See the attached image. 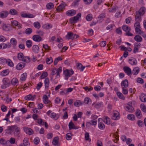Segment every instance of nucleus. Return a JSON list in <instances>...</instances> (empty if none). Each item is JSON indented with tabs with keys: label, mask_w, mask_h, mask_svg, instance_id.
<instances>
[{
	"label": "nucleus",
	"mask_w": 146,
	"mask_h": 146,
	"mask_svg": "<svg viewBox=\"0 0 146 146\" xmlns=\"http://www.w3.org/2000/svg\"><path fill=\"white\" fill-rule=\"evenodd\" d=\"M123 70L127 75H129L131 74V70L129 67L125 66L123 67Z\"/></svg>",
	"instance_id": "6"
},
{
	"label": "nucleus",
	"mask_w": 146,
	"mask_h": 146,
	"mask_svg": "<svg viewBox=\"0 0 146 146\" xmlns=\"http://www.w3.org/2000/svg\"><path fill=\"white\" fill-rule=\"evenodd\" d=\"M43 48L46 50H51L50 47L47 44H43Z\"/></svg>",
	"instance_id": "56"
},
{
	"label": "nucleus",
	"mask_w": 146,
	"mask_h": 146,
	"mask_svg": "<svg viewBox=\"0 0 146 146\" xmlns=\"http://www.w3.org/2000/svg\"><path fill=\"white\" fill-rule=\"evenodd\" d=\"M48 75L47 72H43L42 73L41 75L40 76L41 79H43L46 77Z\"/></svg>",
	"instance_id": "55"
},
{
	"label": "nucleus",
	"mask_w": 146,
	"mask_h": 146,
	"mask_svg": "<svg viewBox=\"0 0 146 146\" xmlns=\"http://www.w3.org/2000/svg\"><path fill=\"white\" fill-rule=\"evenodd\" d=\"M24 131L29 135H31L33 133V131L31 128H29L28 127H23Z\"/></svg>",
	"instance_id": "7"
},
{
	"label": "nucleus",
	"mask_w": 146,
	"mask_h": 146,
	"mask_svg": "<svg viewBox=\"0 0 146 146\" xmlns=\"http://www.w3.org/2000/svg\"><path fill=\"white\" fill-rule=\"evenodd\" d=\"M99 128L101 129H103L105 128L104 125L102 123L100 122L98 124Z\"/></svg>",
	"instance_id": "44"
},
{
	"label": "nucleus",
	"mask_w": 146,
	"mask_h": 146,
	"mask_svg": "<svg viewBox=\"0 0 146 146\" xmlns=\"http://www.w3.org/2000/svg\"><path fill=\"white\" fill-rule=\"evenodd\" d=\"M54 6L53 4L52 3H49L47 4L46 5L47 8L48 9H52Z\"/></svg>",
	"instance_id": "52"
},
{
	"label": "nucleus",
	"mask_w": 146,
	"mask_h": 146,
	"mask_svg": "<svg viewBox=\"0 0 146 146\" xmlns=\"http://www.w3.org/2000/svg\"><path fill=\"white\" fill-rule=\"evenodd\" d=\"M126 88L122 87V92L125 95L127 94L128 93V90Z\"/></svg>",
	"instance_id": "60"
},
{
	"label": "nucleus",
	"mask_w": 146,
	"mask_h": 146,
	"mask_svg": "<svg viewBox=\"0 0 146 146\" xmlns=\"http://www.w3.org/2000/svg\"><path fill=\"white\" fill-rule=\"evenodd\" d=\"M9 70H4L1 73V74L2 76H6L9 74Z\"/></svg>",
	"instance_id": "29"
},
{
	"label": "nucleus",
	"mask_w": 146,
	"mask_h": 146,
	"mask_svg": "<svg viewBox=\"0 0 146 146\" xmlns=\"http://www.w3.org/2000/svg\"><path fill=\"white\" fill-rule=\"evenodd\" d=\"M18 22L16 21H11V24L13 26H16L18 25Z\"/></svg>",
	"instance_id": "59"
},
{
	"label": "nucleus",
	"mask_w": 146,
	"mask_h": 146,
	"mask_svg": "<svg viewBox=\"0 0 146 146\" xmlns=\"http://www.w3.org/2000/svg\"><path fill=\"white\" fill-rule=\"evenodd\" d=\"M8 14V13L7 11H3L0 13V17L4 18L6 17Z\"/></svg>",
	"instance_id": "21"
},
{
	"label": "nucleus",
	"mask_w": 146,
	"mask_h": 146,
	"mask_svg": "<svg viewBox=\"0 0 146 146\" xmlns=\"http://www.w3.org/2000/svg\"><path fill=\"white\" fill-rule=\"evenodd\" d=\"M33 96L31 94H29L25 96V99L26 100H32Z\"/></svg>",
	"instance_id": "51"
},
{
	"label": "nucleus",
	"mask_w": 146,
	"mask_h": 146,
	"mask_svg": "<svg viewBox=\"0 0 146 146\" xmlns=\"http://www.w3.org/2000/svg\"><path fill=\"white\" fill-rule=\"evenodd\" d=\"M86 20L88 21H91L92 19V15L91 14H88L86 17Z\"/></svg>",
	"instance_id": "48"
},
{
	"label": "nucleus",
	"mask_w": 146,
	"mask_h": 146,
	"mask_svg": "<svg viewBox=\"0 0 146 146\" xmlns=\"http://www.w3.org/2000/svg\"><path fill=\"white\" fill-rule=\"evenodd\" d=\"M33 30L31 28H28L26 29L25 31V33L27 35L30 34L32 33Z\"/></svg>",
	"instance_id": "41"
},
{
	"label": "nucleus",
	"mask_w": 146,
	"mask_h": 146,
	"mask_svg": "<svg viewBox=\"0 0 146 146\" xmlns=\"http://www.w3.org/2000/svg\"><path fill=\"white\" fill-rule=\"evenodd\" d=\"M85 138L86 141H91V139L89 138V135L88 133L86 132L85 133Z\"/></svg>",
	"instance_id": "53"
},
{
	"label": "nucleus",
	"mask_w": 146,
	"mask_h": 146,
	"mask_svg": "<svg viewBox=\"0 0 146 146\" xmlns=\"http://www.w3.org/2000/svg\"><path fill=\"white\" fill-rule=\"evenodd\" d=\"M121 86L122 87L127 88L128 87V82L127 79L123 80L121 83Z\"/></svg>",
	"instance_id": "15"
},
{
	"label": "nucleus",
	"mask_w": 146,
	"mask_h": 146,
	"mask_svg": "<svg viewBox=\"0 0 146 146\" xmlns=\"http://www.w3.org/2000/svg\"><path fill=\"white\" fill-rule=\"evenodd\" d=\"M45 87L46 89H48L49 84V80L48 78H46L44 81Z\"/></svg>",
	"instance_id": "23"
},
{
	"label": "nucleus",
	"mask_w": 146,
	"mask_h": 146,
	"mask_svg": "<svg viewBox=\"0 0 146 146\" xmlns=\"http://www.w3.org/2000/svg\"><path fill=\"white\" fill-rule=\"evenodd\" d=\"M32 50L35 52L38 53L39 51V47L37 45H34L32 47Z\"/></svg>",
	"instance_id": "24"
},
{
	"label": "nucleus",
	"mask_w": 146,
	"mask_h": 146,
	"mask_svg": "<svg viewBox=\"0 0 146 146\" xmlns=\"http://www.w3.org/2000/svg\"><path fill=\"white\" fill-rule=\"evenodd\" d=\"M39 139L38 137H36L34 140V142L36 145H37L39 142Z\"/></svg>",
	"instance_id": "61"
},
{
	"label": "nucleus",
	"mask_w": 146,
	"mask_h": 146,
	"mask_svg": "<svg viewBox=\"0 0 146 146\" xmlns=\"http://www.w3.org/2000/svg\"><path fill=\"white\" fill-rule=\"evenodd\" d=\"M128 119L131 120H133L135 119V116L134 115L132 114H129L127 116Z\"/></svg>",
	"instance_id": "35"
},
{
	"label": "nucleus",
	"mask_w": 146,
	"mask_h": 146,
	"mask_svg": "<svg viewBox=\"0 0 146 146\" xmlns=\"http://www.w3.org/2000/svg\"><path fill=\"white\" fill-rule=\"evenodd\" d=\"M18 81L16 78H13L11 81V84L14 86H17L18 84Z\"/></svg>",
	"instance_id": "20"
},
{
	"label": "nucleus",
	"mask_w": 146,
	"mask_h": 146,
	"mask_svg": "<svg viewBox=\"0 0 146 146\" xmlns=\"http://www.w3.org/2000/svg\"><path fill=\"white\" fill-rule=\"evenodd\" d=\"M62 68L61 67H60L58 69H57V74H56V77L57 78V77L58 76H60V73L62 71Z\"/></svg>",
	"instance_id": "46"
},
{
	"label": "nucleus",
	"mask_w": 146,
	"mask_h": 146,
	"mask_svg": "<svg viewBox=\"0 0 146 146\" xmlns=\"http://www.w3.org/2000/svg\"><path fill=\"white\" fill-rule=\"evenodd\" d=\"M24 65H23L22 64L19 63L16 66V68L17 69L20 70L23 68L24 67Z\"/></svg>",
	"instance_id": "42"
},
{
	"label": "nucleus",
	"mask_w": 146,
	"mask_h": 146,
	"mask_svg": "<svg viewBox=\"0 0 146 146\" xmlns=\"http://www.w3.org/2000/svg\"><path fill=\"white\" fill-rule=\"evenodd\" d=\"M76 13V11L74 10H70L68 11L66 13L68 16H72L74 15Z\"/></svg>",
	"instance_id": "16"
},
{
	"label": "nucleus",
	"mask_w": 146,
	"mask_h": 146,
	"mask_svg": "<svg viewBox=\"0 0 146 146\" xmlns=\"http://www.w3.org/2000/svg\"><path fill=\"white\" fill-rule=\"evenodd\" d=\"M64 74L66 77H70L71 76L70 75V72L69 70L66 69V70L64 71Z\"/></svg>",
	"instance_id": "36"
},
{
	"label": "nucleus",
	"mask_w": 146,
	"mask_h": 146,
	"mask_svg": "<svg viewBox=\"0 0 146 146\" xmlns=\"http://www.w3.org/2000/svg\"><path fill=\"white\" fill-rule=\"evenodd\" d=\"M142 117V115L141 111L137 109V118H140Z\"/></svg>",
	"instance_id": "62"
},
{
	"label": "nucleus",
	"mask_w": 146,
	"mask_h": 146,
	"mask_svg": "<svg viewBox=\"0 0 146 146\" xmlns=\"http://www.w3.org/2000/svg\"><path fill=\"white\" fill-rule=\"evenodd\" d=\"M66 37L67 39L69 40L70 39H76L79 37V36L76 34L74 35L73 33L69 32L68 33L67 35H66Z\"/></svg>",
	"instance_id": "4"
},
{
	"label": "nucleus",
	"mask_w": 146,
	"mask_h": 146,
	"mask_svg": "<svg viewBox=\"0 0 146 146\" xmlns=\"http://www.w3.org/2000/svg\"><path fill=\"white\" fill-rule=\"evenodd\" d=\"M81 13H79L76 16L71 18L70 19V21L71 24L74 25L75 23L77 22V21L81 17Z\"/></svg>",
	"instance_id": "3"
},
{
	"label": "nucleus",
	"mask_w": 146,
	"mask_h": 146,
	"mask_svg": "<svg viewBox=\"0 0 146 146\" xmlns=\"http://www.w3.org/2000/svg\"><path fill=\"white\" fill-rule=\"evenodd\" d=\"M117 96L119 98L123 100H125V98L121 93L120 92H118L117 93Z\"/></svg>",
	"instance_id": "38"
},
{
	"label": "nucleus",
	"mask_w": 146,
	"mask_h": 146,
	"mask_svg": "<svg viewBox=\"0 0 146 146\" xmlns=\"http://www.w3.org/2000/svg\"><path fill=\"white\" fill-rule=\"evenodd\" d=\"M17 57L19 60L28 63L30 61V58L29 57L24 56L23 53L21 52L18 53Z\"/></svg>",
	"instance_id": "1"
},
{
	"label": "nucleus",
	"mask_w": 146,
	"mask_h": 146,
	"mask_svg": "<svg viewBox=\"0 0 146 146\" xmlns=\"http://www.w3.org/2000/svg\"><path fill=\"white\" fill-rule=\"evenodd\" d=\"M145 11V8L144 7H142L139 10L138 13L140 16H143Z\"/></svg>",
	"instance_id": "12"
},
{
	"label": "nucleus",
	"mask_w": 146,
	"mask_h": 146,
	"mask_svg": "<svg viewBox=\"0 0 146 146\" xmlns=\"http://www.w3.org/2000/svg\"><path fill=\"white\" fill-rule=\"evenodd\" d=\"M46 61L47 64H50L53 62V60L52 58L51 57L49 58H47Z\"/></svg>",
	"instance_id": "45"
},
{
	"label": "nucleus",
	"mask_w": 146,
	"mask_h": 146,
	"mask_svg": "<svg viewBox=\"0 0 146 146\" xmlns=\"http://www.w3.org/2000/svg\"><path fill=\"white\" fill-rule=\"evenodd\" d=\"M50 117L51 118L55 120H57L59 118L58 115H56L55 113L54 112L51 113Z\"/></svg>",
	"instance_id": "27"
},
{
	"label": "nucleus",
	"mask_w": 146,
	"mask_h": 146,
	"mask_svg": "<svg viewBox=\"0 0 146 146\" xmlns=\"http://www.w3.org/2000/svg\"><path fill=\"white\" fill-rule=\"evenodd\" d=\"M33 25L37 29H39L40 27V23L38 22H35L33 24Z\"/></svg>",
	"instance_id": "40"
},
{
	"label": "nucleus",
	"mask_w": 146,
	"mask_h": 146,
	"mask_svg": "<svg viewBox=\"0 0 146 146\" xmlns=\"http://www.w3.org/2000/svg\"><path fill=\"white\" fill-rule=\"evenodd\" d=\"M42 83L41 82H39L37 84L36 87V88L38 90H39L40 89L42 86Z\"/></svg>",
	"instance_id": "58"
},
{
	"label": "nucleus",
	"mask_w": 146,
	"mask_h": 146,
	"mask_svg": "<svg viewBox=\"0 0 146 146\" xmlns=\"http://www.w3.org/2000/svg\"><path fill=\"white\" fill-rule=\"evenodd\" d=\"M26 45L27 47L30 48L32 46V42L30 40H27L26 41Z\"/></svg>",
	"instance_id": "37"
},
{
	"label": "nucleus",
	"mask_w": 146,
	"mask_h": 146,
	"mask_svg": "<svg viewBox=\"0 0 146 146\" xmlns=\"http://www.w3.org/2000/svg\"><path fill=\"white\" fill-rule=\"evenodd\" d=\"M73 135L71 133H67L66 136V138L67 140H70L72 139V137Z\"/></svg>",
	"instance_id": "31"
},
{
	"label": "nucleus",
	"mask_w": 146,
	"mask_h": 146,
	"mask_svg": "<svg viewBox=\"0 0 146 146\" xmlns=\"http://www.w3.org/2000/svg\"><path fill=\"white\" fill-rule=\"evenodd\" d=\"M106 44V41H102L100 43V46L101 47H104Z\"/></svg>",
	"instance_id": "54"
},
{
	"label": "nucleus",
	"mask_w": 146,
	"mask_h": 146,
	"mask_svg": "<svg viewBox=\"0 0 146 146\" xmlns=\"http://www.w3.org/2000/svg\"><path fill=\"white\" fill-rule=\"evenodd\" d=\"M91 101V100L89 98L86 97L84 99V102L83 103H84L86 104H88V103Z\"/></svg>",
	"instance_id": "50"
},
{
	"label": "nucleus",
	"mask_w": 146,
	"mask_h": 146,
	"mask_svg": "<svg viewBox=\"0 0 146 146\" xmlns=\"http://www.w3.org/2000/svg\"><path fill=\"white\" fill-rule=\"evenodd\" d=\"M17 127V126L16 125H14L12 126H9L8 127V129L9 130L11 131H14L15 128Z\"/></svg>",
	"instance_id": "57"
},
{
	"label": "nucleus",
	"mask_w": 146,
	"mask_h": 146,
	"mask_svg": "<svg viewBox=\"0 0 146 146\" xmlns=\"http://www.w3.org/2000/svg\"><path fill=\"white\" fill-rule=\"evenodd\" d=\"M66 5V4L65 3L60 4L58 7L57 9V10L58 11H62Z\"/></svg>",
	"instance_id": "25"
},
{
	"label": "nucleus",
	"mask_w": 146,
	"mask_h": 146,
	"mask_svg": "<svg viewBox=\"0 0 146 146\" xmlns=\"http://www.w3.org/2000/svg\"><path fill=\"white\" fill-rule=\"evenodd\" d=\"M11 43L13 45H15L17 43L16 40L15 38H12L10 40Z\"/></svg>",
	"instance_id": "47"
},
{
	"label": "nucleus",
	"mask_w": 146,
	"mask_h": 146,
	"mask_svg": "<svg viewBox=\"0 0 146 146\" xmlns=\"http://www.w3.org/2000/svg\"><path fill=\"white\" fill-rule=\"evenodd\" d=\"M21 16L23 18H33V15L31 14L23 13L21 15Z\"/></svg>",
	"instance_id": "18"
},
{
	"label": "nucleus",
	"mask_w": 146,
	"mask_h": 146,
	"mask_svg": "<svg viewBox=\"0 0 146 146\" xmlns=\"http://www.w3.org/2000/svg\"><path fill=\"white\" fill-rule=\"evenodd\" d=\"M74 125V124L72 121H71L68 124V126L69 130L73 129V127Z\"/></svg>",
	"instance_id": "49"
},
{
	"label": "nucleus",
	"mask_w": 146,
	"mask_h": 146,
	"mask_svg": "<svg viewBox=\"0 0 146 146\" xmlns=\"http://www.w3.org/2000/svg\"><path fill=\"white\" fill-rule=\"evenodd\" d=\"M3 84H5V86H9L10 81H9L8 78H3Z\"/></svg>",
	"instance_id": "22"
},
{
	"label": "nucleus",
	"mask_w": 146,
	"mask_h": 146,
	"mask_svg": "<svg viewBox=\"0 0 146 146\" xmlns=\"http://www.w3.org/2000/svg\"><path fill=\"white\" fill-rule=\"evenodd\" d=\"M9 13L12 15H15L17 14V12L16 10L12 9L10 10Z\"/></svg>",
	"instance_id": "34"
},
{
	"label": "nucleus",
	"mask_w": 146,
	"mask_h": 146,
	"mask_svg": "<svg viewBox=\"0 0 146 146\" xmlns=\"http://www.w3.org/2000/svg\"><path fill=\"white\" fill-rule=\"evenodd\" d=\"M6 63H7L9 66L11 67H13L14 65L12 61L9 59L7 60V62Z\"/></svg>",
	"instance_id": "33"
},
{
	"label": "nucleus",
	"mask_w": 146,
	"mask_h": 146,
	"mask_svg": "<svg viewBox=\"0 0 146 146\" xmlns=\"http://www.w3.org/2000/svg\"><path fill=\"white\" fill-rule=\"evenodd\" d=\"M3 29L5 31H8L10 30V27L9 25L4 24L2 26Z\"/></svg>",
	"instance_id": "19"
},
{
	"label": "nucleus",
	"mask_w": 146,
	"mask_h": 146,
	"mask_svg": "<svg viewBox=\"0 0 146 146\" xmlns=\"http://www.w3.org/2000/svg\"><path fill=\"white\" fill-rule=\"evenodd\" d=\"M27 76V74L24 73L22 74L20 80L22 81H25Z\"/></svg>",
	"instance_id": "30"
},
{
	"label": "nucleus",
	"mask_w": 146,
	"mask_h": 146,
	"mask_svg": "<svg viewBox=\"0 0 146 146\" xmlns=\"http://www.w3.org/2000/svg\"><path fill=\"white\" fill-rule=\"evenodd\" d=\"M58 140L59 138L58 137H54L52 142L53 145L55 146H59L60 145L58 144Z\"/></svg>",
	"instance_id": "10"
},
{
	"label": "nucleus",
	"mask_w": 146,
	"mask_h": 146,
	"mask_svg": "<svg viewBox=\"0 0 146 146\" xmlns=\"http://www.w3.org/2000/svg\"><path fill=\"white\" fill-rule=\"evenodd\" d=\"M103 104V103L102 102H98L93 104L92 105L93 106L94 108L98 109L100 108Z\"/></svg>",
	"instance_id": "14"
},
{
	"label": "nucleus",
	"mask_w": 146,
	"mask_h": 146,
	"mask_svg": "<svg viewBox=\"0 0 146 146\" xmlns=\"http://www.w3.org/2000/svg\"><path fill=\"white\" fill-rule=\"evenodd\" d=\"M7 62V60L4 58H0V64H4Z\"/></svg>",
	"instance_id": "43"
},
{
	"label": "nucleus",
	"mask_w": 146,
	"mask_h": 146,
	"mask_svg": "<svg viewBox=\"0 0 146 146\" xmlns=\"http://www.w3.org/2000/svg\"><path fill=\"white\" fill-rule=\"evenodd\" d=\"M110 118L108 117H106L104 121L106 123L109 125L110 124Z\"/></svg>",
	"instance_id": "39"
},
{
	"label": "nucleus",
	"mask_w": 146,
	"mask_h": 146,
	"mask_svg": "<svg viewBox=\"0 0 146 146\" xmlns=\"http://www.w3.org/2000/svg\"><path fill=\"white\" fill-rule=\"evenodd\" d=\"M123 30L126 33L125 35L128 36H132L133 35L132 33H130L131 30L130 28L126 25H124L122 27Z\"/></svg>",
	"instance_id": "2"
},
{
	"label": "nucleus",
	"mask_w": 146,
	"mask_h": 146,
	"mask_svg": "<svg viewBox=\"0 0 146 146\" xmlns=\"http://www.w3.org/2000/svg\"><path fill=\"white\" fill-rule=\"evenodd\" d=\"M33 39L35 41L38 42L41 41L42 40L41 37L38 35H34L33 37Z\"/></svg>",
	"instance_id": "9"
},
{
	"label": "nucleus",
	"mask_w": 146,
	"mask_h": 146,
	"mask_svg": "<svg viewBox=\"0 0 146 146\" xmlns=\"http://www.w3.org/2000/svg\"><path fill=\"white\" fill-rule=\"evenodd\" d=\"M139 98L142 102H146V94H145L143 93L141 94L139 96Z\"/></svg>",
	"instance_id": "11"
},
{
	"label": "nucleus",
	"mask_w": 146,
	"mask_h": 146,
	"mask_svg": "<svg viewBox=\"0 0 146 146\" xmlns=\"http://www.w3.org/2000/svg\"><path fill=\"white\" fill-rule=\"evenodd\" d=\"M36 33L39 34V35L40 36H43L44 33L42 31L38 30L36 32Z\"/></svg>",
	"instance_id": "63"
},
{
	"label": "nucleus",
	"mask_w": 146,
	"mask_h": 146,
	"mask_svg": "<svg viewBox=\"0 0 146 146\" xmlns=\"http://www.w3.org/2000/svg\"><path fill=\"white\" fill-rule=\"evenodd\" d=\"M43 99L44 100V102L45 104H48L49 105H50V100H48V98L47 95H44L43 97Z\"/></svg>",
	"instance_id": "13"
},
{
	"label": "nucleus",
	"mask_w": 146,
	"mask_h": 146,
	"mask_svg": "<svg viewBox=\"0 0 146 146\" xmlns=\"http://www.w3.org/2000/svg\"><path fill=\"white\" fill-rule=\"evenodd\" d=\"M23 143L25 146H28L30 145V143L29 141V139L27 137L24 138L23 140Z\"/></svg>",
	"instance_id": "26"
},
{
	"label": "nucleus",
	"mask_w": 146,
	"mask_h": 146,
	"mask_svg": "<svg viewBox=\"0 0 146 146\" xmlns=\"http://www.w3.org/2000/svg\"><path fill=\"white\" fill-rule=\"evenodd\" d=\"M132 103L131 102H128L127 106H125V109L127 111L130 112H132L134 111V109L132 106Z\"/></svg>",
	"instance_id": "5"
},
{
	"label": "nucleus",
	"mask_w": 146,
	"mask_h": 146,
	"mask_svg": "<svg viewBox=\"0 0 146 146\" xmlns=\"http://www.w3.org/2000/svg\"><path fill=\"white\" fill-rule=\"evenodd\" d=\"M140 108L143 112L146 113V106L144 104H141Z\"/></svg>",
	"instance_id": "32"
},
{
	"label": "nucleus",
	"mask_w": 146,
	"mask_h": 146,
	"mask_svg": "<svg viewBox=\"0 0 146 146\" xmlns=\"http://www.w3.org/2000/svg\"><path fill=\"white\" fill-rule=\"evenodd\" d=\"M38 123L39 124L43 125L44 122L42 119H37Z\"/></svg>",
	"instance_id": "64"
},
{
	"label": "nucleus",
	"mask_w": 146,
	"mask_h": 146,
	"mask_svg": "<svg viewBox=\"0 0 146 146\" xmlns=\"http://www.w3.org/2000/svg\"><path fill=\"white\" fill-rule=\"evenodd\" d=\"M129 63L132 65H135L137 62L136 59L133 58H131L129 60Z\"/></svg>",
	"instance_id": "17"
},
{
	"label": "nucleus",
	"mask_w": 146,
	"mask_h": 146,
	"mask_svg": "<svg viewBox=\"0 0 146 146\" xmlns=\"http://www.w3.org/2000/svg\"><path fill=\"white\" fill-rule=\"evenodd\" d=\"M83 104L82 102L80 100H77L74 103V105L75 106L78 107L82 105Z\"/></svg>",
	"instance_id": "28"
},
{
	"label": "nucleus",
	"mask_w": 146,
	"mask_h": 146,
	"mask_svg": "<svg viewBox=\"0 0 146 146\" xmlns=\"http://www.w3.org/2000/svg\"><path fill=\"white\" fill-rule=\"evenodd\" d=\"M119 118V113L117 111H115L114 112L113 115L112 119L114 120H117Z\"/></svg>",
	"instance_id": "8"
}]
</instances>
